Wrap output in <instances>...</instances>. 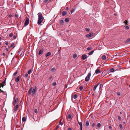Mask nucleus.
Returning <instances> with one entry per match:
<instances>
[{
	"instance_id": "1",
	"label": "nucleus",
	"mask_w": 130,
	"mask_h": 130,
	"mask_svg": "<svg viewBox=\"0 0 130 130\" xmlns=\"http://www.w3.org/2000/svg\"><path fill=\"white\" fill-rule=\"evenodd\" d=\"M38 17L37 24L39 25H40L44 20V17L42 16V13L41 12H39L38 14Z\"/></svg>"
},
{
	"instance_id": "2",
	"label": "nucleus",
	"mask_w": 130,
	"mask_h": 130,
	"mask_svg": "<svg viewBox=\"0 0 130 130\" xmlns=\"http://www.w3.org/2000/svg\"><path fill=\"white\" fill-rule=\"evenodd\" d=\"M91 75V72H90L88 73L87 75L85 78V81L86 82L88 81L90 79Z\"/></svg>"
},
{
	"instance_id": "3",
	"label": "nucleus",
	"mask_w": 130,
	"mask_h": 130,
	"mask_svg": "<svg viewBox=\"0 0 130 130\" xmlns=\"http://www.w3.org/2000/svg\"><path fill=\"white\" fill-rule=\"evenodd\" d=\"M37 90V87L36 86H35L33 88V89L32 90V95L33 96H34V95Z\"/></svg>"
},
{
	"instance_id": "4",
	"label": "nucleus",
	"mask_w": 130,
	"mask_h": 130,
	"mask_svg": "<svg viewBox=\"0 0 130 130\" xmlns=\"http://www.w3.org/2000/svg\"><path fill=\"white\" fill-rule=\"evenodd\" d=\"M29 23V19H27L25 22V24H24V26H25L26 25H27Z\"/></svg>"
},
{
	"instance_id": "5",
	"label": "nucleus",
	"mask_w": 130,
	"mask_h": 130,
	"mask_svg": "<svg viewBox=\"0 0 130 130\" xmlns=\"http://www.w3.org/2000/svg\"><path fill=\"white\" fill-rule=\"evenodd\" d=\"M6 78L5 79V80L2 83H1L0 84V87H3L4 86H5L4 84H5L6 83Z\"/></svg>"
},
{
	"instance_id": "6",
	"label": "nucleus",
	"mask_w": 130,
	"mask_h": 130,
	"mask_svg": "<svg viewBox=\"0 0 130 130\" xmlns=\"http://www.w3.org/2000/svg\"><path fill=\"white\" fill-rule=\"evenodd\" d=\"M87 57V56L85 54L83 55L82 56V58L83 60L85 59Z\"/></svg>"
},
{
	"instance_id": "7",
	"label": "nucleus",
	"mask_w": 130,
	"mask_h": 130,
	"mask_svg": "<svg viewBox=\"0 0 130 130\" xmlns=\"http://www.w3.org/2000/svg\"><path fill=\"white\" fill-rule=\"evenodd\" d=\"M121 67L119 65H117L116 68H115V71H118L120 70V68Z\"/></svg>"
},
{
	"instance_id": "8",
	"label": "nucleus",
	"mask_w": 130,
	"mask_h": 130,
	"mask_svg": "<svg viewBox=\"0 0 130 130\" xmlns=\"http://www.w3.org/2000/svg\"><path fill=\"white\" fill-rule=\"evenodd\" d=\"M93 35V33L92 32H91L89 33L88 35H87V37L88 38H90Z\"/></svg>"
},
{
	"instance_id": "9",
	"label": "nucleus",
	"mask_w": 130,
	"mask_h": 130,
	"mask_svg": "<svg viewBox=\"0 0 130 130\" xmlns=\"http://www.w3.org/2000/svg\"><path fill=\"white\" fill-rule=\"evenodd\" d=\"M19 107V105H16L14 108L13 110L14 112H15L17 110L18 108Z\"/></svg>"
},
{
	"instance_id": "10",
	"label": "nucleus",
	"mask_w": 130,
	"mask_h": 130,
	"mask_svg": "<svg viewBox=\"0 0 130 130\" xmlns=\"http://www.w3.org/2000/svg\"><path fill=\"white\" fill-rule=\"evenodd\" d=\"M18 98H17L16 99H15L14 100V102H13V105H15L18 102Z\"/></svg>"
},
{
	"instance_id": "11",
	"label": "nucleus",
	"mask_w": 130,
	"mask_h": 130,
	"mask_svg": "<svg viewBox=\"0 0 130 130\" xmlns=\"http://www.w3.org/2000/svg\"><path fill=\"white\" fill-rule=\"evenodd\" d=\"M67 13L66 11H64L62 12V14L63 16H65L67 14Z\"/></svg>"
},
{
	"instance_id": "12",
	"label": "nucleus",
	"mask_w": 130,
	"mask_h": 130,
	"mask_svg": "<svg viewBox=\"0 0 130 130\" xmlns=\"http://www.w3.org/2000/svg\"><path fill=\"white\" fill-rule=\"evenodd\" d=\"M101 72V71L100 70L98 69H97L95 71V73L96 74H97L100 73Z\"/></svg>"
},
{
	"instance_id": "13",
	"label": "nucleus",
	"mask_w": 130,
	"mask_h": 130,
	"mask_svg": "<svg viewBox=\"0 0 130 130\" xmlns=\"http://www.w3.org/2000/svg\"><path fill=\"white\" fill-rule=\"evenodd\" d=\"M32 89V87L29 90V91H28V94L30 95L31 94V93Z\"/></svg>"
},
{
	"instance_id": "14",
	"label": "nucleus",
	"mask_w": 130,
	"mask_h": 130,
	"mask_svg": "<svg viewBox=\"0 0 130 130\" xmlns=\"http://www.w3.org/2000/svg\"><path fill=\"white\" fill-rule=\"evenodd\" d=\"M43 51V49H40V50H39V55H40V54H42Z\"/></svg>"
},
{
	"instance_id": "15",
	"label": "nucleus",
	"mask_w": 130,
	"mask_h": 130,
	"mask_svg": "<svg viewBox=\"0 0 130 130\" xmlns=\"http://www.w3.org/2000/svg\"><path fill=\"white\" fill-rule=\"evenodd\" d=\"M78 124L80 125V127L82 126L83 123L82 122H79L78 119H77Z\"/></svg>"
},
{
	"instance_id": "16",
	"label": "nucleus",
	"mask_w": 130,
	"mask_h": 130,
	"mask_svg": "<svg viewBox=\"0 0 130 130\" xmlns=\"http://www.w3.org/2000/svg\"><path fill=\"white\" fill-rule=\"evenodd\" d=\"M89 125V120H87L86 121V123L85 125L86 126H88Z\"/></svg>"
},
{
	"instance_id": "17",
	"label": "nucleus",
	"mask_w": 130,
	"mask_h": 130,
	"mask_svg": "<svg viewBox=\"0 0 130 130\" xmlns=\"http://www.w3.org/2000/svg\"><path fill=\"white\" fill-rule=\"evenodd\" d=\"M99 85V84H97L95 86L93 87V91H95L96 89V88Z\"/></svg>"
},
{
	"instance_id": "18",
	"label": "nucleus",
	"mask_w": 130,
	"mask_h": 130,
	"mask_svg": "<svg viewBox=\"0 0 130 130\" xmlns=\"http://www.w3.org/2000/svg\"><path fill=\"white\" fill-rule=\"evenodd\" d=\"M51 53L50 52H48L46 53V54L45 55L46 57H47L48 56H49L51 55Z\"/></svg>"
},
{
	"instance_id": "19",
	"label": "nucleus",
	"mask_w": 130,
	"mask_h": 130,
	"mask_svg": "<svg viewBox=\"0 0 130 130\" xmlns=\"http://www.w3.org/2000/svg\"><path fill=\"white\" fill-rule=\"evenodd\" d=\"M64 23V22L63 20H61L60 21V24L62 25H63Z\"/></svg>"
},
{
	"instance_id": "20",
	"label": "nucleus",
	"mask_w": 130,
	"mask_h": 130,
	"mask_svg": "<svg viewBox=\"0 0 130 130\" xmlns=\"http://www.w3.org/2000/svg\"><path fill=\"white\" fill-rule=\"evenodd\" d=\"M10 47L12 48H14L15 47L14 44V43H12L11 44Z\"/></svg>"
},
{
	"instance_id": "21",
	"label": "nucleus",
	"mask_w": 130,
	"mask_h": 130,
	"mask_svg": "<svg viewBox=\"0 0 130 130\" xmlns=\"http://www.w3.org/2000/svg\"><path fill=\"white\" fill-rule=\"evenodd\" d=\"M15 81L17 82H18L19 81V76H18L15 79Z\"/></svg>"
},
{
	"instance_id": "22",
	"label": "nucleus",
	"mask_w": 130,
	"mask_h": 130,
	"mask_svg": "<svg viewBox=\"0 0 130 130\" xmlns=\"http://www.w3.org/2000/svg\"><path fill=\"white\" fill-rule=\"evenodd\" d=\"M106 58V57L105 55H103L102 57V60H104Z\"/></svg>"
},
{
	"instance_id": "23",
	"label": "nucleus",
	"mask_w": 130,
	"mask_h": 130,
	"mask_svg": "<svg viewBox=\"0 0 130 130\" xmlns=\"http://www.w3.org/2000/svg\"><path fill=\"white\" fill-rule=\"evenodd\" d=\"M130 42V38L127 39L125 42L126 43H128Z\"/></svg>"
},
{
	"instance_id": "24",
	"label": "nucleus",
	"mask_w": 130,
	"mask_h": 130,
	"mask_svg": "<svg viewBox=\"0 0 130 130\" xmlns=\"http://www.w3.org/2000/svg\"><path fill=\"white\" fill-rule=\"evenodd\" d=\"M115 71V70L113 68H111L110 69V72H113Z\"/></svg>"
},
{
	"instance_id": "25",
	"label": "nucleus",
	"mask_w": 130,
	"mask_h": 130,
	"mask_svg": "<svg viewBox=\"0 0 130 130\" xmlns=\"http://www.w3.org/2000/svg\"><path fill=\"white\" fill-rule=\"evenodd\" d=\"M77 55L76 54H73L72 57H73L75 59V58H76L77 57Z\"/></svg>"
},
{
	"instance_id": "26",
	"label": "nucleus",
	"mask_w": 130,
	"mask_h": 130,
	"mask_svg": "<svg viewBox=\"0 0 130 130\" xmlns=\"http://www.w3.org/2000/svg\"><path fill=\"white\" fill-rule=\"evenodd\" d=\"M26 118L25 117H23L22 118V121L24 122L26 121Z\"/></svg>"
},
{
	"instance_id": "27",
	"label": "nucleus",
	"mask_w": 130,
	"mask_h": 130,
	"mask_svg": "<svg viewBox=\"0 0 130 130\" xmlns=\"http://www.w3.org/2000/svg\"><path fill=\"white\" fill-rule=\"evenodd\" d=\"M77 95L76 94H74L73 96V98L74 99H76L77 97Z\"/></svg>"
},
{
	"instance_id": "28",
	"label": "nucleus",
	"mask_w": 130,
	"mask_h": 130,
	"mask_svg": "<svg viewBox=\"0 0 130 130\" xmlns=\"http://www.w3.org/2000/svg\"><path fill=\"white\" fill-rule=\"evenodd\" d=\"M94 52V51L93 50V51H92L90 52L89 53H88V55H91Z\"/></svg>"
},
{
	"instance_id": "29",
	"label": "nucleus",
	"mask_w": 130,
	"mask_h": 130,
	"mask_svg": "<svg viewBox=\"0 0 130 130\" xmlns=\"http://www.w3.org/2000/svg\"><path fill=\"white\" fill-rule=\"evenodd\" d=\"M124 27H125V29H128L129 28V27L127 26H124Z\"/></svg>"
},
{
	"instance_id": "30",
	"label": "nucleus",
	"mask_w": 130,
	"mask_h": 130,
	"mask_svg": "<svg viewBox=\"0 0 130 130\" xmlns=\"http://www.w3.org/2000/svg\"><path fill=\"white\" fill-rule=\"evenodd\" d=\"M75 11V9H72L71 11V14H72Z\"/></svg>"
},
{
	"instance_id": "31",
	"label": "nucleus",
	"mask_w": 130,
	"mask_h": 130,
	"mask_svg": "<svg viewBox=\"0 0 130 130\" xmlns=\"http://www.w3.org/2000/svg\"><path fill=\"white\" fill-rule=\"evenodd\" d=\"M65 21L66 22H67L69 21V19L68 18H67L65 19Z\"/></svg>"
},
{
	"instance_id": "32",
	"label": "nucleus",
	"mask_w": 130,
	"mask_h": 130,
	"mask_svg": "<svg viewBox=\"0 0 130 130\" xmlns=\"http://www.w3.org/2000/svg\"><path fill=\"white\" fill-rule=\"evenodd\" d=\"M92 48L91 47H89L87 48V50H92Z\"/></svg>"
},
{
	"instance_id": "33",
	"label": "nucleus",
	"mask_w": 130,
	"mask_h": 130,
	"mask_svg": "<svg viewBox=\"0 0 130 130\" xmlns=\"http://www.w3.org/2000/svg\"><path fill=\"white\" fill-rule=\"evenodd\" d=\"M71 115L70 114H69L68 115V119H70L71 118Z\"/></svg>"
},
{
	"instance_id": "34",
	"label": "nucleus",
	"mask_w": 130,
	"mask_h": 130,
	"mask_svg": "<svg viewBox=\"0 0 130 130\" xmlns=\"http://www.w3.org/2000/svg\"><path fill=\"white\" fill-rule=\"evenodd\" d=\"M13 33L11 32L9 34V36L10 37H11L13 36Z\"/></svg>"
},
{
	"instance_id": "35",
	"label": "nucleus",
	"mask_w": 130,
	"mask_h": 130,
	"mask_svg": "<svg viewBox=\"0 0 130 130\" xmlns=\"http://www.w3.org/2000/svg\"><path fill=\"white\" fill-rule=\"evenodd\" d=\"M101 126V124L100 123H98V124H97V126L99 128V127H100Z\"/></svg>"
},
{
	"instance_id": "36",
	"label": "nucleus",
	"mask_w": 130,
	"mask_h": 130,
	"mask_svg": "<svg viewBox=\"0 0 130 130\" xmlns=\"http://www.w3.org/2000/svg\"><path fill=\"white\" fill-rule=\"evenodd\" d=\"M31 71H32V70H31V69H30L28 71V73L29 74H30L31 73Z\"/></svg>"
},
{
	"instance_id": "37",
	"label": "nucleus",
	"mask_w": 130,
	"mask_h": 130,
	"mask_svg": "<svg viewBox=\"0 0 130 130\" xmlns=\"http://www.w3.org/2000/svg\"><path fill=\"white\" fill-rule=\"evenodd\" d=\"M59 124L61 125H63V123L61 122V120L60 121Z\"/></svg>"
},
{
	"instance_id": "38",
	"label": "nucleus",
	"mask_w": 130,
	"mask_h": 130,
	"mask_svg": "<svg viewBox=\"0 0 130 130\" xmlns=\"http://www.w3.org/2000/svg\"><path fill=\"white\" fill-rule=\"evenodd\" d=\"M55 70V68H53L51 69V71H54Z\"/></svg>"
},
{
	"instance_id": "39",
	"label": "nucleus",
	"mask_w": 130,
	"mask_h": 130,
	"mask_svg": "<svg viewBox=\"0 0 130 130\" xmlns=\"http://www.w3.org/2000/svg\"><path fill=\"white\" fill-rule=\"evenodd\" d=\"M124 23H125L126 25H127L128 22L127 20H125V21L124 22Z\"/></svg>"
},
{
	"instance_id": "40",
	"label": "nucleus",
	"mask_w": 130,
	"mask_h": 130,
	"mask_svg": "<svg viewBox=\"0 0 130 130\" xmlns=\"http://www.w3.org/2000/svg\"><path fill=\"white\" fill-rule=\"evenodd\" d=\"M79 89L80 90H82L83 89V87L82 86H80L79 87Z\"/></svg>"
},
{
	"instance_id": "41",
	"label": "nucleus",
	"mask_w": 130,
	"mask_h": 130,
	"mask_svg": "<svg viewBox=\"0 0 130 130\" xmlns=\"http://www.w3.org/2000/svg\"><path fill=\"white\" fill-rule=\"evenodd\" d=\"M18 72L16 71L13 74V76H15L17 73Z\"/></svg>"
},
{
	"instance_id": "42",
	"label": "nucleus",
	"mask_w": 130,
	"mask_h": 130,
	"mask_svg": "<svg viewBox=\"0 0 130 130\" xmlns=\"http://www.w3.org/2000/svg\"><path fill=\"white\" fill-rule=\"evenodd\" d=\"M56 84V83L55 82H54L53 83L52 85L53 86H55Z\"/></svg>"
},
{
	"instance_id": "43",
	"label": "nucleus",
	"mask_w": 130,
	"mask_h": 130,
	"mask_svg": "<svg viewBox=\"0 0 130 130\" xmlns=\"http://www.w3.org/2000/svg\"><path fill=\"white\" fill-rule=\"evenodd\" d=\"M119 127H120L121 128H122V129L123 128L122 126V125H121V124H120Z\"/></svg>"
},
{
	"instance_id": "44",
	"label": "nucleus",
	"mask_w": 130,
	"mask_h": 130,
	"mask_svg": "<svg viewBox=\"0 0 130 130\" xmlns=\"http://www.w3.org/2000/svg\"><path fill=\"white\" fill-rule=\"evenodd\" d=\"M28 76V74L26 73L25 75V77H27Z\"/></svg>"
},
{
	"instance_id": "45",
	"label": "nucleus",
	"mask_w": 130,
	"mask_h": 130,
	"mask_svg": "<svg viewBox=\"0 0 130 130\" xmlns=\"http://www.w3.org/2000/svg\"><path fill=\"white\" fill-rule=\"evenodd\" d=\"M90 30V29L89 28H86V30L87 31H89Z\"/></svg>"
},
{
	"instance_id": "46",
	"label": "nucleus",
	"mask_w": 130,
	"mask_h": 130,
	"mask_svg": "<svg viewBox=\"0 0 130 130\" xmlns=\"http://www.w3.org/2000/svg\"><path fill=\"white\" fill-rule=\"evenodd\" d=\"M35 112L36 113H37L38 111H37V110L36 109H35Z\"/></svg>"
},
{
	"instance_id": "47",
	"label": "nucleus",
	"mask_w": 130,
	"mask_h": 130,
	"mask_svg": "<svg viewBox=\"0 0 130 130\" xmlns=\"http://www.w3.org/2000/svg\"><path fill=\"white\" fill-rule=\"evenodd\" d=\"M118 120H121V117L120 116H118Z\"/></svg>"
},
{
	"instance_id": "48",
	"label": "nucleus",
	"mask_w": 130,
	"mask_h": 130,
	"mask_svg": "<svg viewBox=\"0 0 130 130\" xmlns=\"http://www.w3.org/2000/svg\"><path fill=\"white\" fill-rule=\"evenodd\" d=\"M117 94L118 95V96H119L120 95V92H118L117 93Z\"/></svg>"
},
{
	"instance_id": "49",
	"label": "nucleus",
	"mask_w": 130,
	"mask_h": 130,
	"mask_svg": "<svg viewBox=\"0 0 130 130\" xmlns=\"http://www.w3.org/2000/svg\"><path fill=\"white\" fill-rule=\"evenodd\" d=\"M95 125V123H93L92 124V127H94Z\"/></svg>"
},
{
	"instance_id": "50",
	"label": "nucleus",
	"mask_w": 130,
	"mask_h": 130,
	"mask_svg": "<svg viewBox=\"0 0 130 130\" xmlns=\"http://www.w3.org/2000/svg\"><path fill=\"white\" fill-rule=\"evenodd\" d=\"M8 43H8V41H6L5 42V44L6 45H8Z\"/></svg>"
},
{
	"instance_id": "51",
	"label": "nucleus",
	"mask_w": 130,
	"mask_h": 130,
	"mask_svg": "<svg viewBox=\"0 0 130 130\" xmlns=\"http://www.w3.org/2000/svg\"><path fill=\"white\" fill-rule=\"evenodd\" d=\"M108 128L109 129H111L112 128L111 126H109L108 127Z\"/></svg>"
},
{
	"instance_id": "52",
	"label": "nucleus",
	"mask_w": 130,
	"mask_h": 130,
	"mask_svg": "<svg viewBox=\"0 0 130 130\" xmlns=\"http://www.w3.org/2000/svg\"><path fill=\"white\" fill-rule=\"evenodd\" d=\"M16 37L15 36H13V38L14 39H15L16 38Z\"/></svg>"
},
{
	"instance_id": "53",
	"label": "nucleus",
	"mask_w": 130,
	"mask_h": 130,
	"mask_svg": "<svg viewBox=\"0 0 130 130\" xmlns=\"http://www.w3.org/2000/svg\"><path fill=\"white\" fill-rule=\"evenodd\" d=\"M59 126L58 125H57L56 126V129H57L58 128H59Z\"/></svg>"
},
{
	"instance_id": "54",
	"label": "nucleus",
	"mask_w": 130,
	"mask_h": 130,
	"mask_svg": "<svg viewBox=\"0 0 130 130\" xmlns=\"http://www.w3.org/2000/svg\"><path fill=\"white\" fill-rule=\"evenodd\" d=\"M0 91L2 92L3 93H4V91L2 90L1 89H0Z\"/></svg>"
},
{
	"instance_id": "55",
	"label": "nucleus",
	"mask_w": 130,
	"mask_h": 130,
	"mask_svg": "<svg viewBox=\"0 0 130 130\" xmlns=\"http://www.w3.org/2000/svg\"><path fill=\"white\" fill-rule=\"evenodd\" d=\"M48 1V0H45V1H44V2L46 3Z\"/></svg>"
},
{
	"instance_id": "56",
	"label": "nucleus",
	"mask_w": 130,
	"mask_h": 130,
	"mask_svg": "<svg viewBox=\"0 0 130 130\" xmlns=\"http://www.w3.org/2000/svg\"><path fill=\"white\" fill-rule=\"evenodd\" d=\"M15 17H17L18 16V15L17 14H15Z\"/></svg>"
},
{
	"instance_id": "57",
	"label": "nucleus",
	"mask_w": 130,
	"mask_h": 130,
	"mask_svg": "<svg viewBox=\"0 0 130 130\" xmlns=\"http://www.w3.org/2000/svg\"><path fill=\"white\" fill-rule=\"evenodd\" d=\"M68 130H72V129H71V128H70L69 127V128H68Z\"/></svg>"
},
{
	"instance_id": "58",
	"label": "nucleus",
	"mask_w": 130,
	"mask_h": 130,
	"mask_svg": "<svg viewBox=\"0 0 130 130\" xmlns=\"http://www.w3.org/2000/svg\"><path fill=\"white\" fill-rule=\"evenodd\" d=\"M3 55L4 56H5V53H3Z\"/></svg>"
},
{
	"instance_id": "59",
	"label": "nucleus",
	"mask_w": 130,
	"mask_h": 130,
	"mask_svg": "<svg viewBox=\"0 0 130 130\" xmlns=\"http://www.w3.org/2000/svg\"><path fill=\"white\" fill-rule=\"evenodd\" d=\"M69 9V8L68 7H66V10H67Z\"/></svg>"
},
{
	"instance_id": "60",
	"label": "nucleus",
	"mask_w": 130,
	"mask_h": 130,
	"mask_svg": "<svg viewBox=\"0 0 130 130\" xmlns=\"http://www.w3.org/2000/svg\"><path fill=\"white\" fill-rule=\"evenodd\" d=\"M52 78V76H51L49 78V79L50 80Z\"/></svg>"
},
{
	"instance_id": "61",
	"label": "nucleus",
	"mask_w": 130,
	"mask_h": 130,
	"mask_svg": "<svg viewBox=\"0 0 130 130\" xmlns=\"http://www.w3.org/2000/svg\"><path fill=\"white\" fill-rule=\"evenodd\" d=\"M9 17H12V15L11 14H10L9 15Z\"/></svg>"
},
{
	"instance_id": "62",
	"label": "nucleus",
	"mask_w": 130,
	"mask_h": 130,
	"mask_svg": "<svg viewBox=\"0 0 130 130\" xmlns=\"http://www.w3.org/2000/svg\"><path fill=\"white\" fill-rule=\"evenodd\" d=\"M6 50L7 51H8V49L7 48H6Z\"/></svg>"
},
{
	"instance_id": "63",
	"label": "nucleus",
	"mask_w": 130,
	"mask_h": 130,
	"mask_svg": "<svg viewBox=\"0 0 130 130\" xmlns=\"http://www.w3.org/2000/svg\"><path fill=\"white\" fill-rule=\"evenodd\" d=\"M80 130H82V126L81 127H80Z\"/></svg>"
},
{
	"instance_id": "64",
	"label": "nucleus",
	"mask_w": 130,
	"mask_h": 130,
	"mask_svg": "<svg viewBox=\"0 0 130 130\" xmlns=\"http://www.w3.org/2000/svg\"><path fill=\"white\" fill-rule=\"evenodd\" d=\"M114 15L115 16L116 15H117V14L116 13H115L114 14Z\"/></svg>"
}]
</instances>
